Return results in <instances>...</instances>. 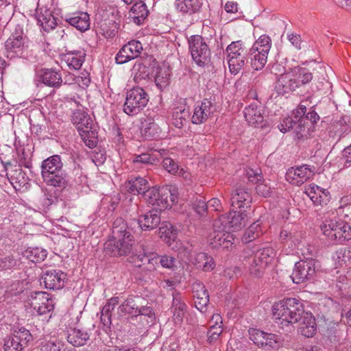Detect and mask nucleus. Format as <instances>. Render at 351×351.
Wrapping results in <instances>:
<instances>
[{
  "instance_id": "f257e3e1",
  "label": "nucleus",
  "mask_w": 351,
  "mask_h": 351,
  "mask_svg": "<svg viewBox=\"0 0 351 351\" xmlns=\"http://www.w3.org/2000/svg\"><path fill=\"white\" fill-rule=\"evenodd\" d=\"M306 108L300 104L299 108L293 112L292 117H287L278 125L280 132L285 133L293 130L295 138L298 139L307 138L314 130V124L319 117L315 110L306 114Z\"/></svg>"
},
{
  "instance_id": "f03ea898",
  "label": "nucleus",
  "mask_w": 351,
  "mask_h": 351,
  "mask_svg": "<svg viewBox=\"0 0 351 351\" xmlns=\"http://www.w3.org/2000/svg\"><path fill=\"white\" fill-rule=\"evenodd\" d=\"M348 197L341 199V205L338 208V214L343 217L341 223L335 219L325 218L321 225L323 234L328 238L331 242L344 243L351 239V226L350 225V205L347 202Z\"/></svg>"
},
{
  "instance_id": "7ed1b4c3",
  "label": "nucleus",
  "mask_w": 351,
  "mask_h": 351,
  "mask_svg": "<svg viewBox=\"0 0 351 351\" xmlns=\"http://www.w3.org/2000/svg\"><path fill=\"white\" fill-rule=\"evenodd\" d=\"M313 75L304 68L295 67L280 75L275 85L278 95H287L293 93L302 86L309 83Z\"/></svg>"
},
{
  "instance_id": "20e7f679",
  "label": "nucleus",
  "mask_w": 351,
  "mask_h": 351,
  "mask_svg": "<svg viewBox=\"0 0 351 351\" xmlns=\"http://www.w3.org/2000/svg\"><path fill=\"white\" fill-rule=\"evenodd\" d=\"M273 316L280 324H294L300 321L304 313V305L295 298H286L272 306Z\"/></svg>"
},
{
  "instance_id": "39448f33",
  "label": "nucleus",
  "mask_w": 351,
  "mask_h": 351,
  "mask_svg": "<svg viewBox=\"0 0 351 351\" xmlns=\"http://www.w3.org/2000/svg\"><path fill=\"white\" fill-rule=\"evenodd\" d=\"M271 47L269 36L263 34L254 43L250 51L252 67L256 71L262 69L267 61Z\"/></svg>"
},
{
  "instance_id": "423d86ee",
  "label": "nucleus",
  "mask_w": 351,
  "mask_h": 351,
  "mask_svg": "<svg viewBox=\"0 0 351 351\" xmlns=\"http://www.w3.org/2000/svg\"><path fill=\"white\" fill-rule=\"evenodd\" d=\"M147 93L139 86L129 90L126 95L123 106V111L128 115L139 113L147 106L149 101Z\"/></svg>"
},
{
  "instance_id": "0eeeda50",
  "label": "nucleus",
  "mask_w": 351,
  "mask_h": 351,
  "mask_svg": "<svg viewBox=\"0 0 351 351\" xmlns=\"http://www.w3.org/2000/svg\"><path fill=\"white\" fill-rule=\"evenodd\" d=\"M230 72L238 74L247 63V53L241 41L232 42L226 48Z\"/></svg>"
},
{
  "instance_id": "6e6552de",
  "label": "nucleus",
  "mask_w": 351,
  "mask_h": 351,
  "mask_svg": "<svg viewBox=\"0 0 351 351\" xmlns=\"http://www.w3.org/2000/svg\"><path fill=\"white\" fill-rule=\"evenodd\" d=\"M275 256V251L269 247L256 251L249 258L250 274L256 277L261 276L266 267L272 262Z\"/></svg>"
},
{
  "instance_id": "1a4fd4ad",
  "label": "nucleus",
  "mask_w": 351,
  "mask_h": 351,
  "mask_svg": "<svg viewBox=\"0 0 351 351\" xmlns=\"http://www.w3.org/2000/svg\"><path fill=\"white\" fill-rule=\"evenodd\" d=\"M188 43L191 57L198 66H203L208 62L210 50L202 36H191L188 40Z\"/></svg>"
},
{
  "instance_id": "9d476101",
  "label": "nucleus",
  "mask_w": 351,
  "mask_h": 351,
  "mask_svg": "<svg viewBox=\"0 0 351 351\" xmlns=\"http://www.w3.org/2000/svg\"><path fill=\"white\" fill-rule=\"evenodd\" d=\"M222 223L221 221L215 220L213 223V230L208 237V243L212 248L228 249L233 244L232 241L234 239L233 234L222 226Z\"/></svg>"
},
{
  "instance_id": "9b49d317",
  "label": "nucleus",
  "mask_w": 351,
  "mask_h": 351,
  "mask_svg": "<svg viewBox=\"0 0 351 351\" xmlns=\"http://www.w3.org/2000/svg\"><path fill=\"white\" fill-rule=\"evenodd\" d=\"M317 266L318 262L312 258L296 263L291 276L293 282L300 284L313 279Z\"/></svg>"
},
{
  "instance_id": "f8f14e48",
  "label": "nucleus",
  "mask_w": 351,
  "mask_h": 351,
  "mask_svg": "<svg viewBox=\"0 0 351 351\" xmlns=\"http://www.w3.org/2000/svg\"><path fill=\"white\" fill-rule=\"evenodd\" d=\"M134 236L129 238H113L108 240L104 244V252L112 256H126L130 253L132 247Z\"/></svg>"
},
{
  "instance_id": "ddd939ff",
  "label": "nucleus",
  "mask_w": 351,
  "mask_h": 351,
  "mask_svg": "<svg viewBox=\"0 0 351 351\" xmlns=\"http://www.w3.org/2000/svg\"><path fill=\"white\" fill-rule=\"evenodd\" d=\"M169 191L164 189H158L155 187L148 188L144 191L143 198L149 204L154 206L155 210H165L169 207L168 195Z\"/></svg>"
},
{
  "instance_id": "4468645a",
  "label": "nucleus",
  "mask_w": 351,
  "mask_h": 351,
  "mask_svg": "<svg viewBox=\"0 0 351 351\" xmlns=\"http://www.w3.org/2000/svg\"><path fill=\"white\" fill-rule=\"evenodd\" d=\"M28 304L39 315L45 314L53 309V300L45 292L32 293L28 300Z\"/></svg>"
},
{
  "instance_id": "2eb2a0df",
  "label": "nucleus",
  "mask_w": 351,
  "mask_h": 351,
  "mask_svg": "<svg viewBox=\"0 0 351 351\" xmlns=\"http://www.w3.org/2000/svg\"><path fill=\"white\" fill-rule=\"evenodd\" d=\"M215 111V106L213 102L204 99L201 102L196 104L191 121L194 124L204 123L210 118Z\"/></svg>"
},
{
  "instance_id": "dca6fc26",
  "label": "nucleus",
  "mask_w": 351,
  "mask_h": 351,
  "mask_svg": "<svg viewBox=\"0 0 351 351\" xmlns=\"http://www.w3.org/2000/svg\"><path fill=\"white\" fill-rule=\"evenodd\" d=\"M313 176L314 171L309 166L304 165L289 169L287 172L286 178L290 183L300 186L309 180Z\"/></svg>"
},
{
  "instance_id": "f3484780",
  "label": "nucleus",
  "mask_w": 351,
  "mask_h": 351,
  "mask_svg": "<svg viewBox=\"0 0 351 351\" xmlns=\"http://www.w3.org/2000/svg\"><path fill=\"white\" fill-rule=\"evenodd\" d=\"M143 49L141 43L137 40H131L125 45L118 52L115 60L117 64H124L137 58Z\"/></svg>"
},
{
  "instance_id": "a211bd4d",
  "label": "nucleus",
  "mask_w": 351,
  "mask_h": 351,
  "mask_svg": "<svg viewBox=\"0 0 351 351\" xmlns=\"http://www.w3.org/2000/svg\"><path fill=\"white\" fill-rule=\"evenodd\" d=\"M25 44V38L23 33L16 31L5 41V47L8 58L10 59L20 57L23 55Z\"/></svg>"
},
{
  "instance_id": "6ab92c4d",
  "label": "nucleus",
  "mask_w": 351,
  "mask_h": 351,
  "mask_svg": "<svg viewBox=\"0 0 351 351\" xmlns=\"http://www.w3.org/2000/svg\"><path fill=\"white\" fill-rule=\"evenodd\" d=\"M160 221L158 210H152L139 216L138 219H132L131 225H136L140 230L147 231L157 228Z\"/></svg>"
},
{
  "instance_id": "aec40b11",
  "label": "nucleus",
  "mask_w": 351,
  "mask_h": 351,
  "mask_svg": "<svg viewBox=\"0 0 351 351\" xmlns=\"http://www.w3.org/2000/svg\"><path fill=\"white\" fill-rule=\"evenodd\" d=\"M66 278V274L60 269L47 270L42 277L45 288L53 290L62 289Z\"/></svg>"
},
{
  "instance_id": "412c9836",
  "label": "nucleus",
  "mask_w": 351,
  "mask_h": 351,
  "mask_svg": "<svg viewBox=\"0 0 351 351\" xmlns=\"http://www.w3.org/2000/svg\"><path fill=\"white\" fill-rule=\"evenodd\" d=\"M35 18L38 25L45 32L53 29L57 25L53 12L45 6L39 7L36 10Z\"/></svg>"
},
{
  "instance_id": "4be33fe9",
  "label": "nucleus",
  "mask_w": 351,
  "mask_h": 351,
  "mask_svg": "<svg viewBox=\"0 0 351 351\" xmlns=\"http://www.w3.org/2000/svg\"><path fill=\"white\" fill-rule=\"evenodd\" d=\"M187 308L188 307L181 295L178 292L173 293L171 313L172 314V321L176 325H180L182 323Z\"/></svg>"
},
{
  "instance_id": "5701e85b",
  "label": "nucleus",
  "mask_w": 351,
  "mask_h": 351,
  "mask_svg": "<svg viewBox=\"0 0 351 351\" xmlns=\"http://www.w3.org/2000/svg\"><path fill=\"white\" fill-rule=\"evenodd\" d=\"M85 58L84 51H71L62 56L61 62L71 70H78L82 67Z\"/></svg>"
},
{
  "instance_id": "b1692460",
  "label": "nucleus",
  "mask_w": 351,
  "mask_h": 351,
  "mask_svg": "<svg viewBox=\"0 0 351 351\" xmlns=\"http://www.w3.org/2000/svg\"><path fill=\"white\" fill-rule=\"evenodd\" d=\"M245 217L246 214L244 213L234 211L232 209L227 217H223L217 221H221L223 222L221 226H224L228 231L230 230V228L237 230L245 225Z\"/></svg>"
},
{
  "instance_id": "393cba45",
  "label": "nucleus",
  "mask_w": 351,
  "mask_h": 351,
  "mask_svg": "<svg viewBox=\"0 0 351 351\" xmlns=\"http://www.w3.org/2000/svg\"><path fill=\"white\" fill-rule=\"evenodd\" d=\"M142 253L136 255V259L142 263L143 265H146L145 268L149 271H154L158 265L159 256L152 250H149L145 243H141Z\"/></svg>"
},
{
  "instance_id": "a878e982",
  "label": "nucleus",
  "mask_w": 351,
  "mask_h": 351,
  "mask_svg": "<svg viewBox=\"0 0 351 351\" xmlns=\"http://www.w3.org/2000/svg\"><path fill=\"white\" fill-rule=\"evenodd\" d=\"M252 202L251 193L244 187H239L232 193L231 206L234 208L248 207Z\"/></svg>"
},
{
  "instance_id": "bb28decb",
  "label": "nucleus",
  "mask_w": 351,
  "mask_h": 351,
  "mask_svg": "<svg viewBox=\"0 0 351 351\" xmlns=\"http://www.w3.org/2000/svg\"><path fill=\"white\" fill-rule=\"evenodd\" d=\"M149 14V10L146 4L140 1L135 3L129 12V19L134 23L141 25H143L147 19Z\"/></svg>"
},
{
  "instance_id": "cd10ccee",
  "label": "nucleus",
  "mask_w": 351,
  "mask_h": 351,
  "mask_svg": "<svg viewBox=\"0 0 351 351\" xmlns=\"http://www.w3.org/2000/svg\"><path fill=\"white\" fill-rule=\"evenodd\" d=\"M262 111L261 106L255 103L251 104L243 110L245 119L250 125L256 126L263 121Z\"/></svg>"
},
{
  "instance_id": "c85d7f7f",
  "label": "nucleus",
  "mask_w": 351,
  "mask_h": 351,
  "mask_svg": "<svg viewBox=\"0 0 351 351\" xmlns=\"http://www.w3.org/2000/svg\"><path fill=\"white\" fill-rule=\"evenodd\" d=\"M133 225L130 224V226H128V223L122 218L118 217L117 218L112 224V237L113 238H122L126 237L129 238L130 237L133 236V228L132 227Z\"/></svg>"
},
{
  "instance_id": "c756f323",
  "label": "nucleus",
  "mask_w": 351,
  "mask_h": 351,
  "mask_svg": "<svg viewBox=\"0 0 351 351\" xmlns=\"http://www.w3.org/2000/svg\"><path fill=\"white\" fill-rule=\"evenodd\" d=\"M66 22L76 29L84 32L89 28L90 19L86 12H75L66 18Z\"/></svg>"
},
{
  "instance_id": "7c9ffc66",
  "label": "nucleus",
  "mask_w": 351,
  "mask_h": 351,
  "mask_svg": "<svg viewBox=\"0 0 351 351\" xmlns=\"http://www.w3.org/2000/svg\"><path fill=\"white\" fill-rule=\"evenodd\" d=\"M43 182L47 185L54 187L64 188L67 184L66 174L64 170L58 172L47 173H42Z\"/></svg>"
},
{
  "instance_id": "2f4dec72",
  "label": "nucleus",
  "mask_w": 351,
  "mask_h": 351,
  "mask_svg": "<svg viewBox=\"0 0 351 351\" xmlns=\"http://www.w3.org/2000/svg\"><path fill=\"white\" fill-rule=\"evenodd\" d=\"M72 122L79 133L93 127V121L84 111L77 110L73 113Z\"/></svg>"
},
{
  "instance_id": "473e14b6",
  "label": "nucleus",
  "mask_w": 351,
  "mask_h": 351,
  "mask_svg": "<svg viewBox=\"0 0 351 351\" xmlns=\"http://www.w3.org/2000/svg\"><path fill=\"white\" fill-rule=\"evenodd\" d=\"M41 174L58 172L63 170V163L59 155L51 156L44 160L41 163Z\"/></svg>"
},
{
  "instance_id": "72a5a7b5",
  "label": "nucleus",
  "mask_w": 351,
  "mask_h": 351,
  "mask_svg": "<svg viewBox=\"0 0 351 351\" xmlns=\"http://www.w3.org/2000/svg\"><path fill=\"white\" fill-rule=\"evenodd\" d=\"M155 319L156 315L151 306L138 304L134 320L141 322L145 327L146 325L154 324Z\"/></svg>"
},
{
  "instance_id": "f704fd0d",
  "label": "nucleus",
  "mask_w": 351,
  "mask_h": 351,
  "mask_svg": "<svg viewBox=\"0 0 351 351\" xmlns=\"http://www.w3.org/2000/svg\"><path fill=\"white\" fill-rule=\"evenodd\" d=\"M125 189L130 193L136 195L141 194L149 188L148 182L142 177H131L128 182H125Z\"/></svg>"
},
{
  "instance_id": "c9c22d12",
  "label": "nucleus",
  "mask_w": 351,
  "mask_h": 351,
  "mask_svg": "<svg viewBox=\"0 0 351 351\" xmlns=\"http://www.w3.org/2000/svg\"><path fill=\"white\" fill-rule=\"evenodd\" d=\"M302 322L300 325V332L306 337H313L316 330V323L314 317L311 313L305 312L301 317Z\"/></svg>"
},
{
  "instance_id": "e433bc0d",
  "label": "nucleus",
  "mask_w": 351,
  "mask_h": 351,
  "mask_svg": "<svg viewBox=\"0 0 351 351\" xmlns=\"http://www.w3.org/2000/svg\"><path fill=\"white\" fill-rule=\"evenodd\" d=\"M6 176L10 184L16 190H20L27 184L25 174L21 168L8 170Z\"/></svg>"
},
{
  "instance_id": "4c0bfd02",
  "label": "nucleus",
  "mask_w": 351,
  "mask_h": 351,
  "mask_svg": "<svg viewBox=\"0 0 351 351\" xmlns=\"http://www.w3.org/2000/svg\"><path fill=\"white\" fill-rule=\"evenodd\" d=\"M191 263L196 268L206 272L212 271L215 266L213 258L204 252L196 254Z\"/></svg>"
},
{
  "instance_id": "58836bf2",
  "label": "nucleus",
  "mask_w": 351,
  "mask_h": 351,
  "mask_svg": "<svg viewBox=\"0 0 351 351\" xmlns=\"http://www.w3.org/2000/svg\"><path fill=\"white\" fill-rule=\"evenodd\" d=\"M176 7L183 14H192L199 12L202 3L199 0H176Z\"/></svg>"
},
{
  "instance_id": "ea45409f",
  "label": "nucleus",
  "mask_w": 351,
  "mask_h": 351,
  "mask_svg": "<svg viewBox=\"0 0 351 351\" xmlns=\"http://www.w3.org/2000/svg\"><path fill=\"white\" fill-rule=\"evenodd\" d=\"M136 300H134L133 298H127L119 307H118V313L120 315L129 314L131 315V319L134 320L135 314H136V311L139 304V301L141 300L140 297H136Z\"/></svg>"
},
{
  "instance_id": "a19ab883",
  "label": "nucleus",
  "mask_w": 351,
  "mask_h": 351,
  "mask_svg": "<svg viewBox=\"0 0 351 351\" xmlns=\"http://www.w3.org/2000/svg\"><path fill=\"white\" fill-rule=\"evenodd\" d=\"M119 298L118 297H112L108 300V302L103 306L101 311V322L104 326L109 327L111 322V312L118 304Z\"/></svg>"
},
{
  "instance_id": "79ce46f5",
  "label": "nucleus",
  "mask_w": 351,
  "mask_h": 351,
  "mask_svg": "<svg viewBox=\"0 0 351 351\" xmlns=\"http://www.w3.org/2000/svg\"><path fill=\"white\" fill-rule=\"evenodd\" d=\"M41 80L43 84L51 87H59L62 82L61 74L53 69L44 70Z\"/></svg>"
},
{
  "instance_id": "37998d69",
  "label": "nucleus",
  "mask_w": 351,
  "mask_h": 351,
  "mask_svg": "<svg viewBox=\"0 0 351 351\" xmlns=\"http://www.w3.org/2000/svg\"><path fill=\"white\" fill-rule=\"evenodd\" d=\"M89 339L87 332L80 329H71L67 335V341L74 346H81L86 343Z\"/></svg>"
},
{
  "instance_id": "c03bdc74",
  "label": "nucleus",
  "mask_w": 351,
  "mask_h": 351,
  "mask_svg": "<svg viewBox=\"0 0 351 351\" xmlns=\"http://www.w3.org/2000/svg\"><path fill=\"white\" fill-rule=\"evenodd\" d=\"M159 234L161 237L172 249L177 247L176 246H171L172 242L176 241L177 237V232L173 228L171 223L162 224L159 228Z\"/></svg>"
},
{
  "instance_id": "a18cd8bd",
  "label": "nucleus",
  "mask_w": 351,
  "mask_h": 351,
  "mask_svg": "<svg viewBox=\"0 0 351 351\" xmlns=\"http://www.w3.org/2000/svg\"><path fill=\"white\" fill-rule=\"evenodd\" d=\"M134 168L140 169L149 165H154L157 161V158L152 154L143 153L140 155H135L132 158Z\"/></svg>"
},
{
  "instance_id": "49530a36",
  "label": "nucleus",
  "mask_w": 351,
  "mask_h": 351,
  "mask_svg": "<svg viewBox=\"0 0 351 351\" xmlns=\"http://www.w3.org/2000/svg\"><path fill=\"white\" fill-rule=\"evenodd\" d=\"M47 255V250L38 247H28L24 252V256L33 263H40L44 261Z\"/></svg>"
},
{
  "instance_id": "de8ad7c7",
  "label": "nucleus",
  "mask_w": 351,
  "mask_h": 351,
  "mask_svg": "<svg viewBox=\"0 0 351 351\" xmlns=\"http://www.w3.org/2000/svg\"><path fill=\"white\" fill-rule=\"evenodd\" d=\"M79 134L84 144L89 148H93L97 145V133L93 127L80 132Z\"/></svg>"
},
{
  "instance_id": "09e8293b",
  "label": "nucleus",
  "mask_w": 351,
  "mask_h": 351,
  "mask_svg": "<svg viewBox=\"0 0 351 351\" xmlns=\"http://www.w3.org/2000/svg\"><path fill=\"white\" fill-rule=\"evenodd\" d=\"M169 72L166 69H160L157 71L155 77V82L156 85L160 90L168 86L169 82Z\"/></svg>"
},
{
  "instance_id": "8fccbe9b",
  "label": "nucleus",
  "mask_w": 351,
  "mask_h": 351,
  "mask_svg": "<svg viewBox=\"0 0 351 351\" xmlns=\"http://www.w3.org/2000/svg\"><path fill=\"white\" fill-rule=\"evenodd\" d=\"M321 193H324L322 189L317 185L308 186L305 191V193L315 205L322 204Z\"/></svg>"
},
{
  "instance_id": "3c124183",
  "label": "nucleus",
  "mask_w": 351,
  "mask_h": 351,
  "mask_svg": "<svg viewBox=\"0 0 351 351\" xmlns=\"http://www.w3.org/2000/svg\"><path fill=\"white\" fill-rule=\"evenodd\" d=\"M13 335L19 339V341L23 348L26 346L27 343L32 339V336L29 331L23 327L14 330Z\"/></svg>"
},
{
  "instance_id": "603ef678",
  "label": "nucleus",
  "mask_w": 351,
  "mask_h": 351,
  "mask_svg": "<svg viewBox=\"0 0 351 351\" xmlns=\"http://www.w3.org/2000/svg\"><path fill=\"white\" fill-rule=\"evenodd\" d=\"M259 224L256 223H252L248 229L245 232L242 240L244 243H249L261 235V232L258 230Z\"/></svg>"
},
{
  "instance_id": "864d4df0",
  "label": "nucleus",
  "mask_w": 351,
  "mask_h": 351,
  "mask_svg": "<svg viewBox=\"0 0 351 351\" xmlns=\"http://www.w3.org/2000/svg\"><path fill=\"white\" fill-rule=\"evenodd\" d=\"M189 116V111L184 110H180V111H177L173 113V124L178 128H181L184 126L186 123V119Z\"/></svg>"
},
{
  "instance_id": "5fc2aeb1",
  "label": "nucleus",
  "mask_w": 351,
  "mask_h": 351,
  "mask_svg": "<svg viewBox=\"0 0 351 351\" xmlns=\"http://www.w3.org/2000/svg\"><path fill=\"white\" fill-rule=\"evenodd\" d=\"M159 262L161 266L164 268L171 270H175L177 268V260L173 256L166 254L159 256Z\"/></svg>"
},
{
  "instance_id": "6e6d98bb",
  "label": "nucleus",
  "mask_w": 351,
  "mask_h": 351,
  "mask_svg": "<svg viewBox=\"0 0 351 351\" xmlns=\"http://www.w3.org/2000/svg\"><path fill=\"white\" fill-rule=\"evenodd\" d=\"M266 334L267 332L262 330L253 329L250 332V339L255 344L263 347L264 346Z\"/></svg>"
},
{
  "instance_id": "4d7b16f0",
  "label": "nucleus",
  "mask_w": 351,
  "mask_h": 351,
  "mask_svg": "<svg viewBox=\"0 0 351 351\" xmlns=\"http://www.w3.org/2000/svg\"><path fill=\"white\" fill-rule=\"evenodd\" d=\"M160 132V128L154 121L148 123L144 129L145 135L150 138H156L158 136Z\"/></svg>"
},
{
  "instance_id": "13d9d810",
  "label": "nucleus",
  "mask_w": 351,
  "mask_h": 351,
  "mask_svg": "<svg viewBox=\"0 0 351 351\" xmlns=\"http://www.w3.org/2000/svg\"><path fill=\"white\" fill-rule=\"evenodd\" d=\"M64 345L59 341H46L41 343L40 351H61Z\"/></svg>"
},
{
  "instance_id": "bf43d9fd",
  "label": "nucleus",
  "mask_w": 351,
  "mask_h": 351,
  "mask_svg": "<svg viewBox=\"0 0 351 351\" xmlns=\"http://www.w3.org/2000/svg\"><path fill=\"white\" fill-rule=\"evenodd\" d=\"M281 343L280 337L275 334L267 333L264 346H267L270 348H278Z\"/></svg>"
},
{
  "instance_id": "052dcab7",
  "label": "nucleus",
  "mask_w": 351,
  "mask_h": 351,
  "mask_svg": "<svg viewBox=\"0 0 351 351\" xmlns=\"http://www.w3.org/2000/svg\"><path fill=\"white\" fill-rule=\"evenodd\" d=\"M246 177L251 182L258 183L263 179L261 170L258 167L255 169L248 168L246 169Z\"/></svg>"
},
{
  "instance_id": "680f3d73",
  "label": "nucleus",
  "mask_w": 351,
  "mask_h": 351,
  "mask_svg": "<svg viewBox=\"0 0 351 351\" xmlns=\"http://www.w3.org/2000/svg\"><path fill=\"white\" fill-rule=\"evenodd\" d=\"M5 350L6 351H21L23 348L21 346V343L14 335L12 337L7 340L4 344Z\"/></svg>"
},
{
  "instance_id": "e2e57ef3",
  "label": "nucleus",
  "mask_w": 351,
  "mask_h": 351,
  "mask_svg": "<svg viewBox=\"0 0 351 351\" xmlns=\"http://www.w3.org/2000/svg\"><path fill=\"white\" fill-rule=\"evenodd\" d=\"M162 167L167 172L173 175H176L180 168L177 162L170 158L163 159Z\"/></svg>"
},
{
  "instance_id": "0e129e2a",
  "label": "nucleus",
  "mask_w": 351,
  "mask_h": 351,
  "mask_svg": "<svg viewBox=\"0 0 351 351\" xmlns=\"http://www.w3.org/2000/svg\"><path fill=\"white\" fill-rule=\"evenodd\" d=\"M222 332V326L221 325L210 326L209 330L208 332V341L210 343L215 342L219 337Z\"/></svg>"
},
{
  "instance_id": "69168bd1",
  "label": "nucleus",
  "mask_w": 351,
  "mask_h": 351,
  "mask_svg": "<svg viewBox=\"0 0 351 351\" xmlns=\"http://www.w3.org/2000/svg\"><path fill=\"white\" fill-rule=\"evenodd\" d=\"M18 265V261L12 256H7L0 259V268L10 269Z\"/></svg>"
},
{
  "instance_id": "338daca9",
  "label": "nucleus",
  "mask_w": 351,
  "mask_h": 351,
  "mask_svg": "<svg viewBox=\"0 0 351 351\" xmlns=\"http://www.w3.org/2000/svg\"><path fill=\"white\" fill-rule=\"evenodd\" d=\"M193 292L194 298L209 296L205 286L199 282H196L193 285Z\"/></svg>"
},
{
  "instance_id": "774afa93",
  "label": "nucleus",
  "mask_w": 351,
  "mask_h": 351,
  "mask_svg": "<svg viewBox=\"0 0 351 351\" xmlns=\"http://www.w3.org/2000/svg\"><path fill=\"white\" fill-rule=\"evenodd\" d=\"M193 208L197 214L202 215L208 209L207 203L202 199H197L193 204Z\"/></svg>"
}]
</instances>
